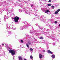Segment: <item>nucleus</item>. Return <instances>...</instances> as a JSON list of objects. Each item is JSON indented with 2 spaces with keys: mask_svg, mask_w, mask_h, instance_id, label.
I'll return each mask as SVG.
<instances>
[{
  "mask_svg": "<svg viewBox=\"0 0 60 60\" xmlns=\"http://www.w3.org/2000/svg\"><path fill=\"white\" fill-rule=\"evenodd\" d=\"M9 52L10 53H11L12 56L14 55L15 54V52L14 50L10 49L9 50Z\"/></svg>",
  "mask_w": 60,
  "mask_h": 60,
  "instance_id": "nucleus-1",
  "label": "nucleus"
},
{
  "mask_svg": "<svg viewBox=\"0 0 60 60\" xmlns=\"http://www.w3.org/2000/svg\"><path fill=\"white\" fill-rule=\"evenodd\" d=\"M19 20V17L18 16H15L14 18V21L15 22L18 23V21Z\"/></svg>",
  "mask_w": 60,
  "mask_h": 60,
  "instance_id": "nucleus-2",
  "label": "nucleus"
},
{
  "mask_svg": "<svg viewBox=\"0 0 60 60\" xmlns=\"http://www.w3.org/2000/svg\"><path fill=\"white\" fill-rule=\"evenodd\" d=\"M60 11V9H58V10H57L55 12V14H57V13H58L59 11Z\"/></svg>",
  "mask_w": 60,
  "mask_h": 60,
  "instance_id": "nucleus-3",
  "label": "nucleus"
},
{
  "mask_svg": "<svg viewBox=\"0 0 60 60\" xmlns=\"http://www.w3.org/2000/svg\"><path fill=\"white\" fill-rule=\"evenodd\" d=\"M39 58L40 59H41V58H42V56H42V55L41 54H40L39 55Z\"/></svg>",
  "mask_w": 60,
  "mask_h": 60,
  "instance_id": "nucleus-4",
  "label": "nucleus"
},
{
  "mask_svg": "<svg viewBox=\"0 0 60 60\" xmlns=\"http://www.w3.org/2000/svg\"><path fill=\"white\" fill-rule=\"evenodd\" d=\"M48 53H50L51 54H52V53H53V52H51V51L49 50H48Z\"/></svg>",
  "mask_w": 60,
  "mask_h": 60,
  "instance_id": "nucleus-5",
  "label": "nucleus"
},
{
  "mask_svg": "<svg viewBox=\"0 0 60 60\" xmlns=\"http://www.w3.org/2000/svg\"><path fill=\"white\" fill-rule=\"evenodd\" d=\"M50 12V11L49 10H48L47 11H45V13H47V12Z\"/></svg>",
  "mask_w": 60,
  "mask_h": 60,
  "instance_id": "nucleus-6",
  "label": "nucleus"
},
{
  "mask_svg": "<svg viewBox=\"0 0 60 60\" xmlns=\"http://www.w3.org/2000/svg\"><path fill=\"white\" fill-rule=\"evenodd\" d=\"M18 58L19 60H22V58L21 57V56H19Z\"/></svg>",
  "mask_w": 60,
  "mask_h": 60,
  "instance_id": "nucleus-7",
  "label": "nucleus"
},
{
  "mask_svg": "<svg viewBox=\"0 0 60 60\" xmlns=\"http://www.w3.org/2000/svg\"><path fill=\"white\" fill-rule=\"evenodd\" d=\"M52 58H55V55H53L52 56Z\"/></svg>",
  "mask_w": 60,
  "mask_h": 60,
  "instance_id": "nucleus-8",
  "label": "nucleus"
},
{
  "mask_svg": "<svg viewBox=\"0 0 60 60\" xmlns=\"http://www.w3.org/2000/svg\"><path fill=\"white\" fill-rule=\"evenodd\" d=\"M47 5L48 6H51V4H47Z\"/></svg>",
  "mask_w": 60,
  "mask_h": 60,
  "instance_id": "nucleus-9",
  "label": "nucleus"
},
{
  "mask_svg": "<svg viewBox=\"0 0 60 60\" xmlns=\"http://www.w3.org/2000/svg\"><path fill=\"white\" fill-rule=\"evenodd\" d=\"M40 39H42V40H43V38L42 37H40Z\"/></svg>",
  "mask_w": 60,
  "mask_h": 60,
  "instance_id": "nucleus-10",
  "label": "nucleus"
},
{
  "mask_svg": "<svg viewBox=\"0 0 60 60\" xmlns=\"http://www.w3.org/2000/svg\"><path fill=\"white\" fill-rule=\"evenodd\" d=\"M30 50H31V51H32V50H33V49L31 48H30Z\"/></svg>",
  "mask_w": 60,
  "mask_h": 60,
  "instance_id": "nucleus-11",
  "label": "nucleus"
},
{
  "mask_svg": "<svg viewBox=\"0 0 60 60\" xmlns=\"http://www.w3.org/2000/svg\"><path fill=\"white\" fill-rule=\"evenodd\" d=\"M30 58L31 59H33V56L32 55H31L30 56Z\"/></svg>",
  "mask_w": 60,
  "mask_h": 60,
  "instance_id": "nucleus-12",
  "label": "nucleus"
},
{
  "mask_svg": "<svg viewBox=\"0 0 60 60\" xmlns=\"http://www.w3.org/2000/svg\"><path fill=\"white\" fill-rule=\"evenodd\" d=\"M58 22H57V21H55V24H57V23Z\"/></svg>",
  "mask_w": 60,
  "mask_h": 60,
  "instance_id": "nucleus-13",
  "label": "nucleus"
},
{
  "mask_svg": "<svg viewBox=\"0 0 60 60\" xmlns=\"http://www.w3.org/2000/svg\"><path fill=\"white\" fill-rule=\"evenodd\" d=\"M51 2V0H49L48 1L49 3H50V2Z\"/></svg>",
  "mask_w": 60,
  "mask_h": 60,
  "instance_id": "nucleus-14",
  "label": "nucleus"
},
{
  "mask_svg": "<svg viewBox=\"0 0 60 60\" xmlns=\"http://www.w3.org/2000/svg\"><path fill=\"white\" fill-rule=\"evenodd\" d=\"M51 7H52V8H53V9H54V6H52Z\"/></svg>",
  "mask_w": 60,
  "mask_h": 60,
  "instance_id": "nucleus-15",
  "label": "nucleus"
},
{
  "mask_svg": "<svg viewBox=\"0 0 60 60\" xmlns=\"http://www.w3.org/2000/svg\"><path fill=\"white\" fill-rule=\"evenodd\" d=\"M26 46H27V47L28 48H29V45H28L27 44L26 45Z\"/></svg>",
  "mask_w": 60,
  "mask_h": 60,
  "instance_id": "nucleus-16",
  "label": "nucleus"
},
{
  "mask_svg": "<svg viewBox=\"0 0 60 60\" xmlns=\"http://www.w3.org/2000/svg\"><path fill=\"white\" fill-rule=\"evenodd\" d=\"M21 42H22V43H23V41L22 40H21Z\"/></svg>",
  "mask_w": 60,
  "mask_h": 60,
  "instance_id": "nucleus-17",
  "label": "nucleus"
},
{
  "mask_svg": "<svg viewBox=\"0 0 60 60\" xmlns=\"http://www.w3.org/2000/svg\"><path fill=\"white\" fill-rule=\"evenodd\" d=\"M29 45H30V44H31V43L30 42H29L28 43Z\"/></svg>",
  "mask_w": 60,
  "mask_h": 60,
  "instance_id": "nucleus-18",
  "label": "nucleus"
},
{
  "mask_svg": "<svg viewBox=\"0 0 60 60\" xmlns=\"http://www.w3.org/2000/svg\"><path fill=\"white\" fill-rule=\"evenodd\" d=\"M2 46H4V44H2Z\"/></svg>",
  "mask_w": 60,
  "mask_h": 60,
  "instance_id": "nucleus-19",
  "label": "nucleus"
},
{
  "mask_svg": "<svg viewBox=\"0 0 60 60\" xmlns=\"http://www.w3.org/2000/svg\"><path fill=\"white\" fill-rule=\"evenodd\" d=\"M12 19H14V18H12Z\"/></svg>",
  "mask_w": 60,
  "mask_h": 60,
  "instance_id": "nucleus-20",
  "label": "nucleus"
},
{
  "mask_svg": "<svg viewBox=\"0 0 60 60\" xmlns=\"http://www.w3.org/2000/svg\"><path fill=\"white\" fill-rule=\"evenodd\" d=\"M43 52H45V50H43Z\"/></svg>",
  "mask_w": 60,
  "mask_h": 60,
  "instance_id": "nucleus-21",
  "label": "nucleus"
},
{
  "mask_svg": "<svg viewBox=\"0 0 60 60\" xmlns=\"http://www.w3.org/2000/svg\"><path fill=\"white\" fill-rule=\"evenodd\" d=\"M33 5H32L31 6V7H33Z\"/></svg>",
  "mask_w": 60,
  "mask_h": 60,
  "instance_id": "nucleus-22",
  "label": "nucleus"
},
{
  "mask_svg": "<svg viewBox=\"0 0 60 60\" xmlns=\"http://www.w3.org/2000/svg\"><path fill=\"white\" fill-rule=\"evenodd\" d=\"M59 26H60V24H59Z\"/></svg>",
  "mask_w": 60,
  "mask_h": 60,
  "instance_id": "nucleus-23",
  "label": "nucleus"
}]
</instances>
